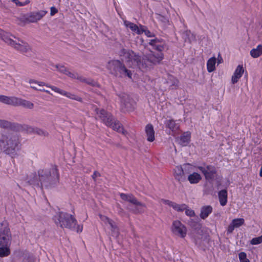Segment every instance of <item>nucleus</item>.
<instances>
[{"label": "nucleus", "instance_id": "obj_35", "mask_svg": "<svg viewBox=\"0 0 262 262\" xmlns=\"http://www.w3.org/2000/svg\"><path fill=\"white\" fill-rule=\"evenodd\" d=\"M15 127L14 124L9 121L1 119L0 123V128L5 129L12 128Z\"/></svg>", "mask_w": 262, "mask_h": 262}, {"label": "nucleus", "instance_id": "obj_7", "mask_svg": "<svg viewBox=\"0 0 262 262\" xmlns=\"http://www.w3.org/2000/svg\"><path fill=\"white\" fill-rule=\"evenodd\" d=\"M120 196L122 200L129 202L131 204L128 206V209L132 212L135 214H141L145 211L146 205L139 201L132 194L121 193Z\"/></svg>", "mask_w": 262, "mask_h": 262}, {"label": "nucleus", "instance_id": "obj_43", "mask_svg": "<svg viewBox=\"0 0 262 262\" xmlns=\"http://www.w3.org/2000/svg\"><path fill=\"white\" fill-rule=\"evenodd\" d=\"M17 20L21 23H29V14H21L17 17Z\"/></svg>", "mask_w": 262, "mask_h": 262}, {"label": "nucleus", "instance_id": "obj_58", "mask_svg": "<svg viewBox=\"0 0 262 262\" xmlns=\"http://www.w3.org/2000/svg\"><path fill=\"white\" fill-rule=\"evenodd\" d=\"M178 83H179L178 80L177 79H174L173 85H176V86H178Z\"/></svg>", "mask_w": 262, "mask_h": 262}, {"label": "nucleus", "instance_id": "obj_29", "mask_svg": "<svg viewBox=\"0 0 262 262\" xmlns=\"http://www.w3.org/2000/svg\"><path fill=\"white\" fill-rule=\"evenodd\" d=\"M190 139V133L189 132L184 133L179 139V143L183 146H186L189 142Z\"/></svg>", "mask_w": 262, "mask_h": 262}, {"label": "nucleus", "instance_id": "obj_44", "mask_svg": "<svg viewBox=\"0 0 262 262\" xmlns=\"http://www.w3.org/2000/svg\"><path fill=\"white\" fill-rule=\"evenodd\" d=\"M262 243V235L259 237L253 238L250 244L252 245H258Z\"/></svg>", "mask_w": 262, "mask_h": 262}, {"label": "nucleus", "instance_id": "obj_10", "mask_svg": "<svg viewBox=\"0 0 262 262\" xmlns=\"http://www.w3.org/2000/svg\"><path fill=\"white\" fill-rule=\"evenodd\" d=\"M143 58L144 59L143 63H145L147 66V70L152 66L160 63L163 59V55L161 52L156 53L153 52H150V53L145 55Z\"/></svg>", "mask_w": 262, "mask_h": 262}, {"label": "nucleus", "instance_id": "obj_47", "mask_svg": "<svg viewBox=\"0 0 262 262\" xmlns=\"http://www.w3.org/2000/svg\"><path fill=\"white\" fill-rule=\"evenodd\" d=\"M160 42H161V40L157 38H155L154 39H149L148 41V43L150 45L154 46V47L156 46L157 44L160 43Z\"/></svg>", "mask_w": 262, "mask_h": 262}, {"label": "nucleus", "instance_id": "obj_4", "mask_svg": "<svg viewBox=\"0 0 262 262\" xmlns=\"http://www.w3.org/2000/svg\"><path fill=\"white\" fill-rule=\"evenodd\" d=\"M53 219L55 223L61 228L75 230L77 232L82 230V226H76L77 221L75 217L67 213L60 212L54 216Z\"/></svg>", "mask_w": 262, "mask_h": 262}, {"label": "nucleus", "instance_id": "obj_16", "mask_svg": "<svg viewBox=\"0 0 262 262\" xmlns=\"http://www.w3.org/2000/svg\"><path fill=\"white\" fill-rule=\"evenodd\" d=\"M47 13V11L41 10L38 12H32L29 14V23H36L40 20Z\"/></svg>", "mask_w": 262, "mask_h": 262}, {"label": "nucleus", "instance_id": "obj_52", "mask_svg": "<svg viewBox=\"0 0 262 262\" xmlns=\"http://www.w3.org/2000/svg\"><path fill=\"white\" fill-rule=\"evenodd\" d=\"M6 79H7L9 81V84H13L15 83L14 79L10 75H7Z\"/></svg>", "mask_w": 262, "mask_h": 262}, {"label": "nucleus", "instance_id": "obj_13", "mask_svg": "<svg viewBox=\"0 0 262 262\" xmlns=\"http://www.w3.org/2000/svg\"><path fill=\"white\" fill-rule=\"evenodd\" d=\"M95 111L98 117L106 125L110 126L112 125L113 117L110 113L104 109L99 110L97 107L95 108Z\"/></svg>", "mask_w": 262, "mask_h": 262}, {"label": "nucleus", "instance_id": "obj_41", "mask_svg": "<svg viewBox=\"0 0 262 262\" xmlns=\"http://www.w3.org/2000/svg\"><path fill=\"white\" fill-rule=\"evenodd\" d=\"M47 87L50 88L52 91L61 95L64 96L65 94V91L61 90L56 86L48 84L47 85Z\"/></svg>", "mask_w": 262, "mask_h": 262}, {"label": "nucleus", "instance_id": "obj_55", "mask_svg": "<svg viewBox=\"0 0 262 262\" xmlns=\"http://www.w3.org/2000/svg\"><path fill=\"white\" fill-rule=\"evenodd\" d=\"M7 32L4 31L3 30L0 29V38L4 40V37Z\"/></svg>", "mask_w": 262, "mask_h": 262}, {"label": "nucleus", "instance_id": "obj_37", "mask_svg": "<svg viewBox=\"0 0 262 262\" xmlns=\"http://www.w3.org/2000/svg\"><path fill=\"white\" fill-rule=\"evenodd\" d=\"M64 96L70 98V99L75 100L78 101L79 102H82V99L81 97H79L78 96H77L76 95L70 93L67 91H66L65 94Z\"/></svg>", "mask_w": 262, "mask_h": 262}, {"label": "nucleus", "instance_id": "obj_6", "mask_svg": "<svg viewBox=\"0 0 262 262\" xmlns=\"http://www.w3.org/2000/svg\"><path fill=\"white\" fill-rule=\"evenodd\" d=\"M4 37L6 43L19 52L27 54L31 51V48L27 42L7 32Z\"/></svg>", "mask_w": 262, "mask_h": 262}, {"label": "nucleus", "instance_id": "obj_46", "mask_svg": "<svg viewBox=\"0 0 262 262\" xmlns=\"http://www.w3.org/2000/svg\"><path fill=\"white\" fill-rule=\"evenodd\" d=\"M185 211V214L189 216H193L195 215L194 211L189 209L188 206L186 205V209L184 210Z\"/></svg>", "mask_w": 262, "mask_h": 262}, {"label": "nucleus", "instance_id": "obj_27", "mask_svg": "<svg viewBox=\"0 0 262 262\" xmlns=\"http://www.w3.org/2000/svg\"><path fill=\"white\" fill-rule=\"evenodd\" d=\"M109 126L111 127L114 130H116L118 132L121 133L123 135H125L126 133V132L122 127L119 121H114L113 119L112 121V125Z\"/></svg>", "mask_w": 262, "mask_h": 262}, {"label": "nucleus", "instance_id": "obj_19", "mask_svg": "<svg viewBox=\"0 0 262 262\" xmlns=\"http://www.w3.org/2000/svg\"><path fill=\"white\" fill-rule=\"evenodd\" d=\"M17 97L14 96L9 97L5 95H0V102L7 105H16Z\"/></svg>", "mask_w": 262, "mask_h": 262}, {"label": "nucleus", "instance_id": "obj_15", "mask_svg": "<svg viewBox=\"0 0 262 262\" xmlns=\"http://www.w3.org/2000/svg\"><path fill=\"white\" fill-rule=\"evenodd\" d=\"M28 82L30 85V88H31L32 89L37 91L45 92L47 93L50 94L51 95H53L50 92V91L46 90L43 88L45 86L47 87V85H48V84H46L45 82L37 81L34 79H30L29 80Z\"/></svg>", "mask_w": 262, "mask_h": 262}, {"label": "nucleus", "instance_id": "obj_1", "mask_svg": "<svg viewBox=\"0 0 262 262\" xmlns=\"http://www.w3.org/2000/svg\"><path fill=\"white\" fill-rule=\"evenodd\" d=\"M20 144L19 136L10 132H2L0 134V151L11 155L18 149Z\"/></svg>", "mask_w": 262, "mask_h": 262}, {"label": "nucleus", "instance_id": "obj_42", "mask_svg": "<svg viewBox=\"0 0 262 262\" xmlns=\"http://www.w3.org/2000/svg\"><path fill=\"white\" fill-rule=\"evenodd\" d=\"M172 208L177 211H182L186 209V205L185 204H178L174 203Z\"/></svg>", "mask_w": 262, "mask_h": 262}, {"label": "nucleus", "instance_id": "obj_32", "mask_svg": "<svg viewBox=\"0 0 262 262\" xmlns=\"http://www.w3.org/2000/svg\"><path fill=\"white\" fill-rule=\"evenodd\" d=\"M216 61V59L215 57H212L208 59L207 62V68L208 72L211 73L215 70Z\"/></svg>", "mask_w": 262, "mask_h": 262}, {"label": "nucleus", "instance_id": "obj_59", "mask_svg": "<svg viewBox=\"0 0 262 262\" xmlns=\"http://www.w3.org/2000/svg\"><path fill=\"white\" fill-rule=\"evenodd\" d=\"M30 258H31V259H34V258H33V257H30Z\"/></svg>", "mask_w": 262, "mask_h": 262}, {"label": "nucleus", "instance_id": "obj_25", "mask_svg": "<svg viewBox=\"0 0 262 262\" xmlns=\"http://www.w3.org/2000/svg\"><path fill=\"white\" fill-rule=\"evenodd\" d=\"M55 68L57 69L58 72L67 75L71 78H73V77H75V73L70 72L68 68L63 65L60 64H56L55 66Z\"/></svg>", "mask_w": 262, "mask_h": 262}, {"label": "nucleus", "instance_id": "obj_53", "mask_svg": "<svg viewBox=\"0 0 262 262\" xmlns=\"http://www.w3.org/2000/svg\"><path fill=\"white\" fill-rule=\"evenodd\" d=\"M57 12L58 10L55 7H52L51 8L50 15L51 16H53L55 14L57 13Z\"/></svg>", "mask_w": 262, "mask_h": 262}, {"label": "nucleus", "instance_id": "obj_2", "mask_svg": "<svg viewBox=\"0 0 262 262\" xmlns=\"http://www.w3.org/2000/svg\"><path fill=\"white\" fill-rule=\"evenodd\" d=\"M118 55L122 61H124L131 67H137L142 71L147 70V64L143 63L144 58L141 59L139 54L132 50L121 49L118 52Z\"/></svg>", "mask_w": 262, "mask_h": 262}, {"label": "nucleus", "instance_id": "obj_33", "mask_svg": "<svg viewBox=\"0 0 262 262\" xmlns=\"http://www.w3.org/2000/svg\"><path fill=\"white\" fill-rule=\"evenodd\" d=\"M250 55L253 58H257L262 55V46L259 45L256 48L250 51Z\"/></svg>", "mask_w": 262, "mask_h": 262}, {"label": "nucleus", "instance_id": "obj_51", "mask_svg": "<svg viewBox=\"0 0 262 262\" xmlns=\"http://www.w3.org/2000/svg\"><path fill=\"white\" fill-rule=\"evenodd\" d=\"M100 173L99 172L95 171H94L93 174L92 175V178L95 181H96V179L100 177Z\"/></svg>", "mask_w": 262, "mask_h": 262}, {"label": "nucleus", "instance_id": "obj_40", "mask_svg": "<svg viewBox=\"0 0 262 262\" xmlns=\"http://www.w3.org/2000/svg\"><path fill=\"white\" fill-rule=\"evenodd\" d=\"M34 130L33 133L36 134L40 136L47 137L49 135L47 132L38 127H34Z\"/></svg>", "mask_w": 262, "mask_h": 262}, {"label": "nucleus", "instance_id": "obj_54", "mask_svg": "<svg viewBox=\"0 0 262 262\" xmlns=\"http://www.w3.org/2000/svg\"><path fill=\"white\" fill-rule=\"evenodd\" d=\"M235 228V227L234 226H233V225L231 223L228 228L227 232L229 233H231L233 232V231L234 230Z\"/></svg>", "mask_w": 262, "mask_h": 262}, {"label": "nucleus", "instance_id": "obj_45", "mask_svg": "<svg viewBox=\"0 0 262 262\" xmlns=\"http://www.w3.org/2000/svg\"><path fill=\"white\" fill-rule=\"evenodd\" d=\"M238 256L240 262H250L249 259L247 258V255L245 252H242L239 253Z\"/></svg>", "mask_w": 262, "mask_h": 262}, {"label": "nucleus", "instance_id": "obj_48", "mask_svg": "<svg viewBox=\"0 0 262 262\" xmlns=\"http://www.w3.org/2000/svg\"><path fill=\"white\" fill-rule=\"evenodd\" d=\"M161 202H162L163 203L166 204V205H167L170 207H173V204L174 203V202H173L172 201H170L169 200H164V199H162L161 200Z\"/></svg>", "mask_w": 262, "mask_h": 262}, {"label": "nucleus", "instance_id": "obj_28", "mask_svg": "<svg viewBox=\"0 0 262 262\" xmlns=\"http://www.w3.org/2000/svg\"><path fill=\"white\" fill-rule=\"evenodd\" d=\"M219 199L220 204L222 206L226 205L227 202V191L225 189H224L219 191Z\"/></svg>", "mask_w": 262, "mask_h": 262}, {"label": "nucleus", "instance_id": "obj_39", "mask_svg": "<svg viewBox=\"0 0 262 262\" xmlns=\"http://www.w3.org/2000/svg\"><path fill=\"white\" fill-rule=\"evenodd\" d=\"M244 223V220L243 219H235L232 220L231 224L235 228H238L243 225Z\"/></svg>", "mask_w": 262, "mask_h": 262}, {"label": "nucleus", "instance_id": "obj_24", "mask_svg": "<svg viewBox=\"0 0 262 262\" xmlns=\"http://www.w3.org/2000/svg\"><path fill=\"white\" fill-rule=\"evenodd\" d=\"M74 76L75 77H73V79H77L82 82L87 83L88 84L92 86L97 85V83L91 79L83 77L79 75L76 73H75Z\"/></svg>", "mask_w": 262, "mask_h": 262}, {"label": "nucleus", "instance_id": "obj_14", "mask_svg": "<svg viewBox=\"0 0 262 262\" xmlns=\"http://www.w3.org/2000/svg\"><path fill=\"white\" fill-rule=\"evenodd\" d=\"M99 216L105 224H108L110 226L112 235L114 236H117L119 235V231L115 222L108 217L101 214H99Z\"/></svg>", "mask_w": 262, "mask_h": 262}, {"label": "nucleus", "instance_id": "obj_36", "mask_svg": "<svg viewBox=\"0 0 262 262\" xmlns=\"http://www.w3.org/2000/svg\"><path fill=\"white\" fill-rule=\"evenodd\" d=\"M183 37L185 41H188L191 42L192 40L195 39L194 35L189 30H186L183 32Z\"/></svg>", "mask_w": 262, "mask_h": 262}, {"label": "nucleus", "instance_id": "obj_5", "mask_svg": "<svg viewBox=\"0 0 262 262\" xmlns=\"http://www.w3.org/2000/svg\"><path fill=\"white\" fill-rule=\"evenodd\" d=\"M107 69L111 74L121 77H127L132 78L133 73L127 69L124 64L119 60H112L107 64Z\"/></svg>", "mask_w": 262, "mask_h": 262}, {"label": "nucleus", "instance_id": "obj_34", "mask_svg": "<svg viewBox=\"0 0 262 262\" xmlns=\"http://www.w3.org/2000/svg\"><path fill=\"white\" fill-rule=\"evenodd\" d=\"M10 246H0V257H4L9 256L10 254Z\"/></svg>", "mask_w": 262, "mask_h": 262}, {"label": "nucleus", "instance_id": "obj_50", "mask_svg": "<svg viewBox=\"0 0 262 262\" xmlns=\"http://www.w3.org/2000/svg\"><path fill=\"white\" fill-rule=\"evenodd\" d=\"M143 32L145 33V34L148 37H154L155 36V35L153 33L150 32L149 30H145L144 29V31H143Z\"/></svg>", "mask_w": 262, "mask_h": 262}, {"label": "nucleus", "instance_id": "obj_49", "mask_svg": "<svg viewBox=\"0 0 262 262\" xmlns=\"http://www.w3.org/2000/svg\"><path fill=\"white\" fill-rule=\"evenodd\" d=\"M155 49L158 51L161 52L164 50V47L163 45H159L158 43L155 46Z\"/></svg>", "mask_w": 262, "mask_h": 262}, {"label": "nucleus", "instance_id": "obj_26", "mask_svg": "<svg viewBox=\"0 0 262 262\" xmlns=\"http://www.w3.org/2000/svg\"><path fill=\"white\" fill-rule=\"evenodd\" d=\"M212 211V208L211 206H204L201 209L200 217L202 219H205L207 217Z\"/></svg>", "mask_w": 262, "mask_h": 262}, {"label": "nucleus", "instance_id": "obj_11", "mask_svg": "<svg viewBox=\"0 0 262 262\" xmlns=\"http://www.w3.org/2000/svg\"><path fill=\"white\" fill-rule=\"evenodd\" d=\"M171 231L173 234L182 238L185 237L187 234L186 227L179 221L173 222Z\"/></svg>", "mask_w": 262, "mask_h": 262}, {"label": "nucleus", "instance_id": "obj_8", "mask_svg": "<svg viewBox=\"0 0 262 262\" xmlns=\"http://www.w3.org/2000/svg\"><path fill=\"white\" fill-rule=\"evenodd\" d=\"M11 234L7 221L0 224V246H10Z\"/></svg>", "mask_w": 262, "mask_h": 262}, {"label": "nucleus", "instance_id": "obj_22", "mask_svg": "<svg viewBox=\"0 0 262 262\" xmlns=\"http://www.w3.org/2000/svg\"><path fill=\"white\" fill-rule=\"evenodd\" d=\"M26 180L29 184L40 187L39 180H38V177L35 172H31L27 175Z\"/></svg>", "mask_w": 262, "mask_h": 262}, {"label": "nucleus", "instance_id": "obj_20", "mask_svg": "<svg viewBox=\"0 0 262 262\" xmlns=\"http://www.w3.org/2000/svg\"><path fill=\"white\" fill-rule=\"evenodd\" d=\"M124 24L126 27L130 28L132 31L136 32L137 34H141L143 32L144 27L143 26H141L140 28L136 24L127 20L124 21Z\"/></svg>", "mask_w": 262, "mask_h": 262}, {"label": "nucleus", "instance_id": "obj_18", "mask_svg": "<svg viewBox=\"0 0 262 262\" xmlns=\"http://www.w3.org/2000/svg\"><path fill=\"white\" fill-rule=\"evenodd\" d=\"M244 72V70L242 65H238L235 70L233 75L232 76L231 81L232 83H236L238 79L242 77Z\"/></svg>", "mask_w": 262, "mask_h": 262}, {"label": "nucleus", "instance_id": "obj_9", "mask_svg": "<svg viewBox=\"0 0 262 262\" xmlns=\"http://www.w3.org/2000/svg\"><path fill=\"white\" fill-rule=\"evenodd\" d=\"M118 96L120 98L121 108L123 112H131L135 109L136 103L128 95L121 93Z\"/></svg>", "mask_w": 262, "mask_h": 262}, {"label": "nucleus", "instance_id": "obj_57", "mask_svg": "<svg viewBox=\"0 0 262 262\" xmlns=\"http://www.w3.org/2000/svg\"><path fill=\"white\" fill-rule=\"evenodd\" d=\"M12 2H14L17 5L22 6L21 3L18 0H12Z\"/></svg>", "mask_w": 262, "mask_h": 262}, {"label": "nucleus", "instance_id": "obj_30", "mask_svg": "<svg viewBox=\"0 0 262 262\" xmlns=\"http://www.w3.org/2000/svg\"><path fill=\"white\" fill-rule=\"evenodd\" d=\"M202 179L201 175L197 172H193L188 177V180L190 184H197Z\"/></svg>", "mask_w": 262, "mask_h": 262}, {"label": "nucleus", "instance_id": "obj_31", "mask_svg": "<svg viewBox=\"0 0 262 262\" xmlns=\"http://www.w3.org/2000/svg\"><path fill=\"white\" fill-rule=\"evenodd\" d=\"M166 126L172 132H176L179 128V126L172 119L167 120L165 122Z\"/></svg>", "mask_w": 262, "mask_h": 262}, {"label": "nucleus", "instance_id": "obj_17", "mask_svg": "<svg viewBox=\"0 0 262 262\" xmlns=\"http://www.w3.org/2000/svg\"><path fill=\"white\" fill-rule=\"evenodd\" d=\"M145 132L147 140L149 142H153L155 140V130L151 124H148L145 127Z\"/></svg>", "mask_w": 262, "mask_h": 262}, {"label": "nucleus", "instance_id": "obj_56", "mask_svg": "<svg viewBox=\"0 0 262 262\" xmlns=\"http://www.w3.org/2000/svg\"><path fill=\"white\" fill-rule=\"evenodd\" d=\"M223 62V59L222 58L221 55L219 54L217 56V63L220 64Z\"/></svg>", "mask_w": 262, "mask_h": 262}, {"label": "nucleus", "instance_id": "obj_38", "mask_svg": "<svg viewBox=\"0 0 262 262\" xmlns=\"http://www.w3.org/2000/svg\"><path fill=\"white\" fill-rule=\"evenodd\" d=\"M21 129L23 131L26 132L28 134H31L33 133L34 131V127L26 125V124H23L20 125Z\"/></svg>", "mask_w": 262, "mask_h": 262}, {"label": "nucleus", "instance_id": "obj_21", "mask_svg": "<svg viewBox=\"0 0 262 262\" xmlns=\"http://www.w3.org/2000/svg\"><path fill=\"white\" fill-rule=\"evenodd\" d=\"M174 176L175 179L179 182H182L185 180L184 172L181 166H177L174 169Z\"/></svg>", "mask_w": 262, "mask_h": 262}, {"label": "nucleus", "instance_id": "obj_23", "mask_svg": "<svg viewBox=\"0 0 262 262\" xmlns=\"http://www.w3.org/2000/svg\"><path fill=\"white\" fill-rule=\"evenodd\" d=\"M22 106L27 108L32 109L34 107V104L29 101L17 97L15 106Z\"/></svg>", "mask_w": 262, "mask_h": 262}, {"label": "nucleus", "instance_id": "obj_3", "mask_svg": "<svg viewBox=\"0 0 262 262\" xmlns=\"http://www.w3.org/2000/svg\"><path fill=\"white\" fill-rule=\"evenodd\" d=\"M38 176L40 182V187L49 188L56 184L59 181V173L55 167L50 169H39Z\"/></svg>", "mask_w": 262, "mask_h": 262}, {"label": "nucleus", "instance_id": "obj_12", "mask_svg": "<svg viewBox=\"0 0 262 262\" xmlns=\"http://www.w3.org/2000/svg\"><path fill=\"white\" fill-rule=\"evenodd\" d=\"M198 169L203 173L207 180H212L216 176V169L213 165H204V166H199Z\"/></svg>", "mask_w": 262, "mask_h": 262}]
</instances>
